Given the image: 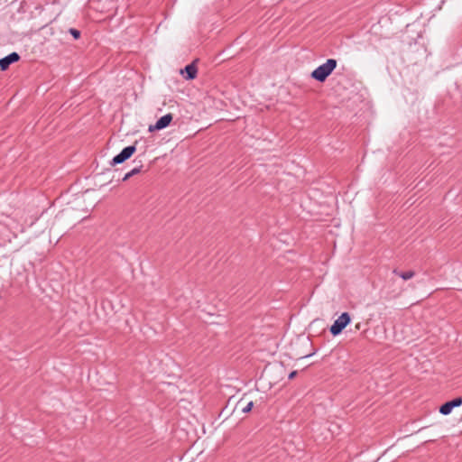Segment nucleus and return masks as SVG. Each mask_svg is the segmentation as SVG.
Returning a JSON list of instances; mask_svg holds the SVG:
<instances>
[{"label": "nucleus", "mask_w": 462, "mask_h": 462, "mask_svg": "<svg viewBox=\"0 0 462 462\" xmlns=\"http://www.w3.org/2000/svg\"><path fill=\"white\" fill-rule=\"evenodd\" d=\"M351 322L348 312H343L331 325L329 331L333 336L339 335Z\"/></svg>", "instance_id": "nucleus-2"}, {"label": "nucleus", "mask_w": 462, "mask_h": 462, "mask_svg": "<svg viewBox=\"0 0 462 462\" xmlns=\"http://www.w3.org/2000/svg\"><path fill=\"white\" fill-rule=\"evenodd\" d=\"M141 169H142V166H139V167H134V169H132L130 171H128L127 173L125 174L124 178H123V180H127L128 179H130L132 176L139 173L141 171Z\"/></svg>", "instance_id": "nucleus-9"}, {"label": "nucleus", "mask_w": 462, "mask_h": 462, "mask_svg": "<svg viewBox=\"0 0 462 462\" xmlns=\"http://www.w3.org/2000/svg\"><path fill=\"white\" fill-rule=\"evenodd\" d=\"M254 406V402H249L243 409H242V411L246 413V412H249L252 408Z\"/></svg>", "instance_id": "nucleus-11"}, {"label": "nucleus", "mask_w": 462, "mask_h": 462, "mask_svg": "<svg viewBox=\"0 0 462 462\" xmlns=\"http://www.w3.org/2000/svg\"><path fill=\"white\" fill-rule=\"evenodd\" d=\"M20 60V55L14 51L10 54L6 55L5 57L0 59V69L2 71L6 70L9 66L14 62H17Z\"/></svg>", "instance_id": "nucleus-6"}, {"label": "nucleus", "mask_w": 462, "mask_h": 462, "mask_svg": "<svg viewBox=\"0 0 462 462\" xmlns=\"http://www.w3.org/2000/svg\"><path fill=\"white\" fill-rule=\"evenodd\" d=\"M296 374H297V371H292V372H291V373L289 374L288 378H289L290 380H291V379H293V378L296 376Z\"/></svg>", "instance_id": "nucleus-12"}, {"label": "nucleus", "mask_w": 462, "mask_h": 462, "mask_svg": "<svg viewBox=\"0 0 462 462\" xmlns=\"http://www.w3.org/2000/svg\"><path fill=\"white\" fill-rule=\"evenodd\" d=\"M337 60L328 59L325 63L319 65L311 72V78L318 82H324L337 68Z\"/></svg>", "instance_id": "nucleus-1"}, {"label": "nucleus", "mask_w": 462, "mask_h": 462, "mask_svg": "<svg viewBox=\"0 0 462 462\" xmlns=\"http://www.w3.org/2000/svg\"><path fill=\"white\" fill-rule=\"evenodd\" d=\"M69 32L73 36L74 39H79L80 37V32L75 28H70Z\"/></svg>", "instance_id": "nucleus-10"}, {"label": "nucleus", "mask_w": 462, "mask_h": 462, "mask_svg": "<svg viewBox=\"0 0 462 462\" xmlns=\"http://www.w3.org/2000/svg\"><path fill=\"white\" fill-rule=\"evenodd\" d=\"M393 273L398 275L404 281L410 280L415 276V272L411 270L406 272H400L397 269H393Z\"/></svg>", "instance_id": "nucleus-8"}, {"label": "nucleus", "mask_w": 462, "mask_h": 462, "mask_svg": "<svg viewBox=\"0 0 462 462\" xmlns=\"http://www.w3.org/2000/svg\"><path fill=\"white\" fill-rule=\"evenodd\" d=\"M172 115L171 114H166L162 116L161 118L157 120V122L154 125H151L149 126V132L153 131H159L166 128L170 125L171 122L172 121Z\"/></svg>", "instance_id": "nucleus-4"}, {"label": "nucleus", "mask_w": 462, "mask_h": 462, "mask_svg": "<svg viewBox=\"0 0 462 462\" xmlns=\"http://www.w3.org/2000/svg\"><path fill=\"white\" fill-rule=\"evenodd\" d=\"M461 405H462V398L457 397V398H455V399L448 401V402H445L444 404H442L439 408V412L442 415H448L451 413V411L454 408L459 407Z\"/></svg>", "instance_id": "nucleus-5"}, {"label": "nucleus", "mask_w": 462, "mask_h": 462, "mask_svg": "<svg viewBox=\"0 0 462 462\" xmlns=\"http://www.w3.org/2000/svg\"><path fill=\"white\" fill-rule=\"evenodd\" d=\"M180 74L187 80L194 79L198 74V69L194 62L187 65L183 69H180Z\"/></svg>", "instance_id": "nucleus-7"}, {"label": "nucleus", "mask_w": 462, "mask_h": 462, "mask_svg": "<svg viewBox=\"0 0 462 462\" xmlns=\"http://www.w3.org/2000/svg\"><path fill=\"white\" fill-rule=\"evenodd\" d=\"M136 151L135 145H129L125 147L117 155H116L110 164L112 166L121 164L128 160Z\"/></svg>", "instance_id": "nucleus-3"}]
</instances>
